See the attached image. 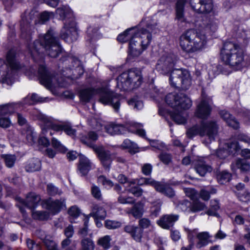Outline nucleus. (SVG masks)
<instances>
[{"mask_svg": "<svg viewBox=\"0 0 250 250\" xmlns=\"http://www.w3.org/2000/svg\"><path fill=\"white\" fill-rule=\"evenodd\" d=\"M143 233V230L142 228L136 226L134 231L131 235L132 238L136 242H141Z\"/></svg>", "mask_w": 250, "mask_h": 250, "instance_id": "obj_45", "label": "nucleus"}, {"mask_svg": "<svg viewBox=\"0 0 250 250\" xmlns=\"http://www.w3.org/2000/svg\"><path fill=\"white\" fill-rule=\"evenodd\" d=\"M143 125L132 122H126L124 125H116L110 123L104 125V128L108 134L114 135L125 133L126 130L135 132L140 136L144 137L146 135L145 130L141 128Z\"/></svg>", "mask_w": 250, "mask_h": 250, "instance_id": "obj_11", "label": "nucleus"}, {"mask_svg": "<svg viewBox=\"0 0 250 250\" xmlns=\"http://www.w3.org/2000/svg\"><path fill=\"white\" fill-rule=\"evenodd\" d=\"M228 151L229 154H235L241 149L239 143L236 141H233L227 144Z\"/></svg>", "mask_w": 250, "mask_h": 250, "instance_id": "obj_44", "label": "nucleus"}, {"mask_svg": "<svg viewBox=\"0 0 250 250\" xmlns=\"http://www.w3.org/2000/svg\"><path fill=\"white\" fill-rule=\"evenodd\" d=\"M89 215L94 219H100L103 220L106 216V211L104 206L101 204L93 203Z\"/></svg>", "mask_w": 250, "mask_h": 250, "instance_id": "obj_22", "label": "nucleus"}, {"mask_svg": "<svg viewBox=\"0 0 250 250\" xmlns=\"http://www.w3.org/2000/svg\"><path fill=\"white\" fill-rule=\"evenodd\" d=\"M127 191L136 197H140L143 193V190L138 186L131 187L127 189Z\"/></svg>", "mask_w": 250, "mask_h": 250, "instance_id": "obj_58", "label": "nucleus"}, {"mask_svg": "<svg viewBox=\"0 0 250 250\" xmlns=\"http://www.w3.org/2000/svg\"><path fill=\"white\" fill-rule=\"evenodd\" d=\"M220 114L229 126H231L235 129H237L239 127V123L235 120V118L227 111L222 110L220 111Z\"/></svg>", "mask_w": 250, "mask_h": 250, "instance_id": "obj_27", "label": "nucleus"}, {"mask_svg": "<svg viewBox=\"0 0 250 250\" xmlns=\"http://www.w3.org/2000/svg\"><path fill=\"white\" fill-rule=\"evenodd\" d=\"M205 207L204 203L196 201L194 202L191 207L190 208L189 210L193 212H198L204 210Z\"/></svg>", "mask_w": 250, "mask_h": 250, "instance_id": "obj_52", "label": "nucleus"}, {"mask_svg": "<svg viewBox=\"0 0 250 250\" xmlns=\"http://www.w3.org/2000/svg\"><path fill=\"white\" fill-rule=\"evenodd\" d=\"M43 49L52 58L57 57L62 52L61 46L52 28L49 29L46 34L40 37V41L36 40L28 45L29 53L35 62L43 59Z\"/></svg>", "mask_w": 250, "mask_h": 250, "instance_id": "obj_2", "label": "nucleus"}, {"mask_svg": "<svg viewBox=\"0 0 250 250\" xmlns=\"http://www.w3.org/2000/svg\"><path fill=\"white\" fill-rule=\"evenodd\" d=\"M26 136V140L30 145H33L36 140L35 132L31 127H27L25 133H23Z\"/></svg>", "mask_w": 250, "mask_h": 250, "instance_id": "obj_42", "label": "nucleus"}, {"mask_svg": "<svg viewBox=\"0 0 250 250\" xmlns=\"http://www.w3.org/2000/svg\"><path fill=\"white\" fill-rule=\"evenodd\" d=\"M98 182L104 186L106 188H111L113 186L112 182L110 180L107 179L103 175L100 176L98 177Z\"/></svg>", "mask_w": 250, "mask_h": 250, "instance_id": "obj_55", "label": "nucleus"}, {"mask_svg": "<svg viewBox=\"0 0 250 250\" xmlns=\"http://www.w3.org/2000/svg\"><path fill=\"white\" fill-rule=\"evenodd\" d=\"M68 213L70 216L76 218L79 216L80 210L77 206H74L68 209Z\"/></svg>", "mask_w": 250, "mask_h": 250, "instance_id": "obj_60", "label": "nucleus"}, {"mask_svg": "<svg viewBox=\"0 0 250 250\" xmlns=\"http://www.w3.org/2000/svg\"><path fill=\"white\" fill-rule=\"evenodd\" d=\"M16 200L19 203V204L17 206L19 207L21 212L24 214L25 212L24 207H27L30 208H34L40 201L41 197L35 193L31 192L26 196L25 200L20 197H17Z\"/></svg>", "mask_w": 250, "mask_h": 250, "instance_id": "obj_17", "label": "nucleus"}, {"mask_svg": "<svg viewBox=\"0 0 250 250\" xmlns=\"http://www.w3.org/2000/svg\"><path fill=\"white\" fill-rule=\"evenodd\" d=\"M41 167V163L38 159H32L29 160L25 166V170L27 172H34L39 170Z\"/></svg>", "mask_w": 250, "mask_h": 250, "instance_id": "obj_30", "label": "nucleus"}, {"mask_svg": "<svg viewBox=\"0 0 250 250\" xmlns=\"http://www.w3.org/2000/svg\"><path fill=\"white\" fill-rule=\"evenodd\" d=\"M39 119L43 124V131H45V128L46 127L57 132L64 131L67 135L73 138L76 136V130L72 127L71 124L68 122H63L60 124H56L53 118L44 115H41Z\"/></svg>", "mask_w": 250, "mask_h": 250, "instance_id": "obj_12", "label": "nucleus"}, {"mask_svg": "<svg viewBox=\"0 0 250 250\" xmlns=\"http://www.w3.org/2000/svg\"><path fill=\"white\" fill-rule=\"evenodd\" d=\"M91 192L93 197L98 200H102V194L99 187L97 186L93 185L91 188Z\"/></svg>", "mask_w": 250, "mask_h": 250, "instance_id": "obj_47", "label": "nucleus"}, {"mask_svg": "<svg viewBox=\"0 0 250 250\" xmlns=\"http://www.w3.org/2000/svg\"><path fill=\"white\" fill-rule=\"evenodd\" d=\"M166 102L175 110H183L189 108L192 105L190 99L184 93H172L166 97Z\"/></svg>", "mask_w": 250, "mask_h": 250, "instance_id": "obj_13", "label": "nucleus"}, {"mask_svg": "<svg viewBox=\"0 0 250 250\" xmlns=\"http://www.w3.org/2000/svg\"><path fill=\"white\" fill-rule=\"evenodd\" d=\"M52 146L55 149H57L58 151H60L62 152H65L66 150L65 147H64L60 142L58 141L55 138H52Z\"/></svg>", "mask_w": 250, "mask_h": 250, "instance_id": "obj_57", "label": "nucleus"}, {"mask_svg": "<svg viewBox=\"0 0 250 250\" xmlns=\"http://www.w3.org/2000/svg\"><path fill=\"white\" fill-rule=\"evenodd\" d=\"M233 171L240 169L243 172H246L250 169V163L245 159H238L231 165Z\"/></svg>", "mask_w": 250, "mask_h": 250, "instance_id": "obj_26", "label": "nucleus"}, {"mask_svg": "<svg viewBox=\"0 0 250 250\" xmlns=\"http://www.w3.org/2000/svg\"><path fill=\"white\" fill-rule=\"evenodd\" d=\"M43 101V98L39 97L35 93H33L31 95H28L22 100L24 105H31L38 102Z\"/></svg>", "mask_w": 250, "mask_h": 250, "instance_id": "obj_34", "label": "nucleus"}, {"mask_svg": "<svg viewBox=\"0 0 250 250\" xmlns=\"http://www.w3.org/2000/svg\"><path fill=\"white\" fill-rule=\"evenodd\" d=\"M47 191L49 195L55 196L57 194L60 195L62 193L61 190L52 184H49L47 186Z\"/></svg>", "mask_w": 250, "mask_h": 250, "instance_id": "obj_50", "label": "nucleus"}, {"mask_svg": "<svg viewBox=\"0 0 250 250\" xmlns=\"http://www.w3.org/2000/svg\"><path fill=\"white\" fill-rule=\"evenodd\" d=\"M118 201L120 203L123 204H134L135 202V200L131 197L122 195L119 196Z\"/></svg>", "mask_w": 250, "mask_h": 250, "instance_id": "obj_53", "label": "nucleus"}, {"mask_svg": "<svg viewBox=\"0 0 250 250\" xmlns=\"http://www.w3.org/2000/svg\"><path fill=\"white\" fill-rule=\"evenodd\" d=\"M177 61V57L175 54H165L158 61L156 69L163 75L168 74L173 69Z\"/></svg>", "mask_w": 250, "mask_h": 250, "instance_id": "obj_15", "label": "nucleus"}, {"mask_svg": "<svg viewBox=\"0 0 250 250\" xmlns=\"http://www.w3.org/2000/svg\"><path fill=\"white\" fill-rule=\"evenodd\" d=\"M70 59L73 64V74L75 78L81 76L84 73V69L81 62L77 58H71Z\"/></svg>", "mask_w": 250, "mask_h": 250, "instance_id": "obj_29", "label": "nucleus"}, {"mask_svg": "<svg viewBox=\"0 0 250 250\" xmlns=\"http://www.w3.org/2000/svg\"><path fill=\"white\" fill-rule=\"evenodd\" d=\"M65 200L66 199L64 198L56 200L49 198L42 200V205L44 208L48 210L51 214H56L66 208Z\"/></svg>", "mask_w": 250, "mask_h": 250, "instance_id": "obj_16", "label": "nucleus"}, {"mask_svg": "<svg viewBox=\"0 0 250 250\" xmlns=\"http://www.w3.org/2000/svg\"><path fill=\"white\" fill-rule=\"evenodd\" d=\"M169 82L173 86L181 85L186 90L191 85V78L189 71L186 69H175L170 72Z\"/></svg>", "mask_w": 250, "mask_h": 250, "instance_id": "obj_14", "label": "nucleus"}, {"mask_svg": "<svg viewBox=\"0 0 250 250\" xmlns=\"http://www.w3.org/2000/svg\"><path fill=\"white\" fill-rule=\"evenodd\" d=\"M221 55L224 63L221 72L225 75L229 74L232 70H240L245 65L244 52L236 43L226 42L221 50Z\"/></svg>", "mask_w": 250, "mask_h": 250, "instance_id": "obj_3", "label": "nucleus"}, {"mask_svg": "<svg viewBox=\"0 0 250 250\" xmlns=\"http://www.w3.org/2000/svg\"><path fill=\"white\" fill-rule=\"evenodd\" d=\"M141 72L138 70H130L121 74L117 78V85L123 90H130L139 87L142 83Z\"/></svg>", "mask_w": 250, "mask_h": 250, "instance_id": "obj_10", "label": "nucleus"}, {"mask_svg": "<svg viewBox=\"0 0 250 250\" xmlns=\"http://www.w3.org/2000/svg\"><path fill=\"white\" fill-rule=\"evenodd\" d=\"M32 217L36 220H45L48 218L49 214L46 211H37L33 210Z\"/></svg>", "mask_w": 250, "mask_h": 250, "instance_id": "obj_39", "label": "nucleus"}, {"mask_svg": "<svg viewBox=\"0 0 250 250\" xmlns=\"http://www.w3.org/2000/svg\"><path fill=\"white\" fill-rule=\"evenodd\" d=\"M191 206L190 203L187 200L181 202L178 205V207L182 211H187Z\"/></svg>", "mask_w": 250, "mask_h": 250, "instance_id": "obj_64", "label": "nucleus"}, {"mask_svg": "<svg viewBox=\"0 0 250 250\" xmlns=\"http://www.w3.org/2000/svg\"><path fill=\"white\" fill-rule=\"evenodd\" d=\"M1 158L4 160L6 166L8 168L12 167L15 164L17 158L15 155L2 154Z\"/></svg>", "mask_w": 250, "mask_h": 250, "instance_id": "obj_37", "label": "nucleus"}, {"mask_svg": "<svg viewBox=\"0 0 250 250\" xmlns=\"http://www.w3.org/2000/svg\"><path fill=\"white\" fill-rule=\"evenodd\" d=\"M231 174L227 171H223L217 174L218 182L221 184L228 182L231 178Z\"/></svg>", "mask_w": 250, "mask_h": 250, "instance_id": "obj_40", "label": "nucleus"}, {"mask_svg": "<svg viewBox=\"0 0 250 250\" xmlns=\"http://www.w3.org/2000/svg\"><path fill=\"white\" fill-rule=\"evenodd\" d=\"M47 250H59L56 243L50 239V237L43 242Z\"/></svg>", "mask_w": 250, "mask_h": 250, "instance_id": "obj_49", "label": "nucleus"}, {"mask_svg": "<svg viewBox=\"0 0 250 250\" xmlns=\"http://www.w3.org/2000/svg\"><path fill=\"white\" fill-rule=\"evenodd\" d=\"M220 208L219 203L216 200L211 201L210 202V208L208 210L207 213L209 215H217L216 211Z\"/></svg>", "mask_w": 250, "mask_h": 250, "instance_id": "obj_46", "label": "nucleus"}, {"mask_svg": "<svg viewBox=\"0 0 250 250\" xmlns=\"http://www.w3.org/2000/svg\"><path fill=\"white\" fill-rule=\"evenodd\" d=\"M134 35V29H128L123 33L120 34L117 37V40L121 42H125L128 41L130 42Z\"/></svg>", "mask_w": 250, "mask_h": 250, "instance_id": "obj_31", "label": "nucleus"}, {"mask_svg": "<svg viewBox=\"0 0 250 250\" xmlns=\"http://www.w3.org/2000/svg\"><path fill=\"white\" fill-rule=\"evenodd\" d=\"M5 62L0 59V82L11 85L13 83L14 71L21 67L16 50L12 48L6 54Z\"/></svg>", "mask_w": 250, "mask_h": 250, "instance_id": "obj_6", "label": "nucleus"}, {"mask_svg": "<svg viewBox=\"0 0 250 250\" xmlns=\"http://www.w3.org/2000/svg\"><path fill=\"white\" fill-rule=\"evenodd\" d=\"M171 118L178 124H184L186 123V119L184 116L182 110H175L173 113H170Z\"/></svg>", "mask_w": 250, "mask_h": 250, "instance_id": "obj_35", "label": "nucleus"}, {"mask_svg": "<svg viewBox=\"0 0 250 250\" xmlns=\"http://www.w3.org/2000/svg\"><path fill=\"white\" fill-rule=\"evenodd\" d=\"M192 8L199 13H209L213 9L212 0H190Z\"/></svg>", "mask_w": 250, "mask_h": 250, "instance_id": "obj_19", "label": "nucleus"}, {"mask_svg": "<svg viewBox=\"0 0 250 250\" xmlns=\"http://www.w3.org/2000/svg\"><path fill=\"white\" fill-rule=\"evenodd\" d=\"M98 138V135L95 132L90 131L87 136H83L81 141L83 144L92 148L97 154L104 167L109 168L114 156L108 151H106L103 147L95 145L94 143Z\"/></svg>", "mask_w": 250, "mask_h": 250, "instance_id": "obj_9", "label": "nucleus"}, {"mask_svg": "<svg viewBox=\"0 0 250 250\" xmlns=\"http://www.w3.org/2000/svg\"><path fill=\"white\" fill-rule=\"evenodd\" d=\"M121 226V223L113 220H106L105 222V226L108 229H116Z\"/></svg>", "mask_w": 250, "mask_h": 250, "instance_id": "obj_54", "label": "nucleus"}, {"mask_svg": "<svg viewBox=\"0 0 250 250\" xmlns=\"http://www.w3.org/2000/svg\"><path fill=\"white\" fill-rule=\"evenodd\" d=\"M81 250H94L95 244L93 240L90 237H84L81 242Z\"/></svg>", "mask_w": 250, "mask_h": 250, "instance_id": "obj_32", "label": "nucleus"}, {"mask_svg": "<svg viewBox=\"0 0 250 250\" xmlns=\"http://www.w3.org/2000/svg\"><path fill=\"white\" fill-rule=\"evenodd\" d=\"M179 219V215L177 214H166L163 215L157 221L158 224L165 229H169L172 227L175 222Z\"/></svg>", "mask_w": 250, "mask_h": 250, "instance_id": "obj_21", "label": "nucleus"}, {"mask_svg": "<svg viewBox=\"0 0 250 250\" xmlns=\"http://www.w3.org/2000/svg\"><path fill=\"white\" fill-rule=\"evenodd\" d=\"M194 167L196 172L201 176H204L207 173H210L212 170V168L210 166L200 159L194 162Z\"/></svg>", "mask_w": 250, "mask_h": 250, "instance_id": "obj_24", "label": "nucleus"}, {"mask_svg": "<svg viewBox=\"0 0 250 250\" xmlns=\"http://www.w3.org/2000/svg\"><path fill=\"white\" fill-rule=\"evenodd\" d=\"M111 239L110 236L105 235L103 237L100 238L98 240L97 244L98 245L102 247L104 249L107 250L109 249L111 246Z\"/></svg>", "mask_w": 250, "mask_h": 250, "instance_id": "obj_41", "label": "nucleus"}, {"mask_svg": "<svg viewBox=\"0 0 250 250\" xmlns=\"http://www.w3.org/2000/svg\"><path fill=\"white\" fill-rule=\"evenodd\" d=\"M198 26V29L187 30L179 38L181 47L188 53L199 52L205 48L207 42L206 34L215 32L217 28L215 21L207 18L203 20Z\"/></svg>", "mask_w": 250, "mask_h": 250, "instance_id": "obj_1", "label": "nucleus"}, {"mask_svg": "<svg viewBox=\"0 0 250 250\" xmlns=\"http://www.w3.org/2000/svg\"><path fill=\"white\" fill-rule=\"evenodd\" d=\"M161 161L165 164H168L171 160V157L170 154L166 153H162L159 155Z\"/></svg>", "mask_w": 250, "mask_h": 250, "instance_id": "obj_62", "label": "nucleus"}, {"mask_svg": "<svg viewBox=\"0 0 250 250\" xmlns=\"http://www.w3.org/2000/svg\"><path fill=\"white\" fill-rule=\"evenodd\" d=\"M211 99L203 94L202 100L198 105L195 113L196 116L203 119H207L211 111Z\"/></svg>", "mask_w": 250, "mask_h": 250, "instance_id": "obj_18", "label": "nucleus"}, {"mask_svg": "<svg viewBox=\"0 0 250 250\" xmlns=\"http://www.w3.org/2000/svg\"><path fill=\"white\" fill-rule=\"evenodd\" d=\"M38 74L40 83L46 88L50 89L52 87L53 74L45 65L41 64L39 66Z\"/></svg>", "mask_w": 250, "mask_h": 250, "instance_id": "obj_20", "label": "nucleus"}, {"mask_svg": "<svg viewBox=\"0 0 250 250\" xmlns=\"http://www.w3.org/2000/svg\"><path fill=\"white\" fill-rule=\"evenodd\" d=\"M95 94L99 95V102L104 105H109L113 107L116 111L119 109L120 102L119 95L111 90L106 86L99 88H87L80 92L79 97L81 101L84 102L89 101Z\"/></svg>", "mask_w": 250, "mask_h": 250, "instance_id": "obj_5", "label": "nucleus"}, {"mask_svg": "<svg viewBox=\"0 0 250 250\" xmlns=\"http://www.w3.org/2000/svg\"><path fill=\"white\" fill-rule=\"evenodd\" d=\"M91 168V163L83 156H80L78 170L82 176L86 175Z\"/></svg>", "mask_w": 250, "mask_h": 250, "instance_id": "obj_25", "label": "nucleus"}, {"mask_svg": "<svg viewBox=\"0 0 250 250\" xmlns=\"http://www.w3.org/2000/svg\"><path fill=\"white\" fill-rule=\"evenodd\" d=\"M24 105L22 101L0 105V115L10 114Z\"/></svg>", "mask_w": 250, "mask_h": 250, "instance_id": "obj_23", "label": "nucleus"}, {"mask_svg": "<svg viewBox=\"0 0 250 250\" xmlns=\"http://www.w3.org/2000/svg\"><path fill=\"white\" fill-rule=\"evenodd\" d=\"M88 220H86L84 222V227L81 228L79 230L78 233L81 235L83 238L87 237L86 236L88 233Z\"/></svg>", "mask_w": 250, "mask_h": 250, "instance_id": "obj_61", "label": "nucleus"}, {"mask_svg": "<svg viewBox=\"0 0 250 250\" xmlns=\"http://www.w3.org/2000/svg\"><path fill=\"white\" fill-rule=\"evenodd\" d=\"M216 156L220 159H225L229 155L228 150L224 148H220L216 152Z\"/></svg>", "mask_w": 250, "mask_h": 250, "instance_id": "obj_63", "label": "nucleus"}, {"mask_svg": "<svg viewBox=\"0 0 250 250\" xmlns=\"http://www.w3.org/2000/svg\"><path fill=\"white\" fill-rule=\"evenodd\" d=\"M54 16V14L52 12H48L47 11H44L41 13L39 19V23L40 24H43L46 21L49 20V19Z\"/></svg>", "mask_w": 250, "mask_h": 250, "instance_id": "obj_48", "label": "nucleus"}, {"mask_svg": "<svg viewBox=\"0 0 250 250\" xmlns=\"http://www.w3.org/2000/svg\"><path fill=\"white\" fill-rule=\"evenodd\" d=\"M186 0H178L176 6V18L181 21H185L184 18V8Z\"/></svg>", "mask_w": 250, "mask_h": 250, "instance_id": "obj_33", "label": "nucleus"}, {"mask_svg": "<svg viewBox=\"0 0 250 250\" xmlns=\"http://www.w3.org/2000/svg\"><path fill=\"white\" fill-rule=\"evenodd\" d=\"M218 130V126L216 122L209 121L203 122L200 125L189 128L187 131V135L188 138L199 135L202 138V143L208 146L215 140Z\"/></svg>", "mask_w": 250, "mask_h": 250, "instance_id": "obj_7", "label": "nucleus"}, {"mask_svg": "<svg viewBox=\"0 0 250 250\" xmlns=\"http://www.w3.org/2000/svg\"><path fill=\"white\" fill-rule=\"evenodd\" d=\"M162 205V202L159 200L153 203L150 209L151 216L156 217L159 214Z\"/></svg>", "mask_w": 250, "mask_h": 250, "instance_id": "obj_43", "label": "nucleus"}, {"mask_svg": "<svg viewBox=\"0 0 250 250\" xmlns=\"http://www.w3.org/2000/svg\"><path fill=\"white\" fill-rule=\"evenodd\" d=\"M160 186V190H157V191L169 197H172L174 195V192L173 189L168 185L161 183Z\"/></svg>", "mask_w": 250, "mask_h": 250, "instance_id": "obj_38", "label": "nucleus"}, {"mask_svg": "<svg viewBox=\"0 0 250 250\" xmlns=\"http://www.w3.org/2000/svg\"><path fill=\"white\" fill-rule=\"evenodd\" d=\"M145 181V185H149L153 186L156 190H160V182H157L151 178H146V179H144Z\"/></svg>", "mask_w": 250, "mask_h": 250, "instance_id": "obj_59", "label": "nucleus"}, {"mask_svg": "<svg viewBox=\"0 0 250 250\" xmlns=\"http://www.w3.org/2000/svg\"><path fill=\"white\" fill-rule=\"evenodd\" d=\"M144 205L141 202L134 203L133 206L126 211L127 214H131L135 218H139L142 216L144 212Z\"/></svg>", "mask_w": 250, "mask_h": 250, "instance_id": "obj_28", "label": "nucleus"}, {"mask_svg": "<svg viewBox=\"0 0 250 250\" xmlns=\"http://www.w3.org/2000/svg\"><path fill=\"white\" fill-rule=\"evenodd\" d=\"M128 104L137 110L142 109L143 107V102L141 101L138 100L136 98L130 99L128 101Z\"/></svg>", "mask_w": 250, "mask_h": 250, "instance_id": "obj_51", "label": "nucleus"}, {"mask_svg": "<svg viewBox=\"0 0 250 250\" xmlns=\"http://www.w3.org/2000/svg\"><path fill=\"white\" fill-rule=\"evenodd\" d=\"M156 32V24L148 22L146 23V28H142L137 32L134 30V35L129 42V55L133 57L141 55L142 51L149 45L151 41V34Z\"/></svg>", "mask_w": 250, "mask_h": 250, "instance_id": "obj_4", "label": "nucleus"}, {"mask_svg": "<svg viewBox=\"0 0 250 250\" xmlns=\"http://www.w3.org/2000/svg\"><path fill=\"white\" fill-rule=\"evenodd\" d=\"M26 244L28 248L30 250H41L42 247L39 243H36L34 241L28 239L26 240Z\"/></svg>", "mask_w": 250, "mask_h": 250, "instance_id": "obj_56", "label": "nucleus"}, {"mask_svg": "<svg viewBox=\"0 0 250 250\" xmlns=\"http://www.w3.org/2000/svg\"><path fill=\"white\" fill-rule=\"evenodd\" d=\"M197 237L199 240L197 244L198 248L206 246L208 243L209 234L207 232H202L199 233Z\"/></svg>", "mask_w": 250, "mask_h": 250, "instance_id": "obj_36", "label": "nucleus"}, {"mask_svg": "<svg viewBox=\"0 0 250 250\" xmlns=\"http://www.w3.org/2000/svg\"><path fill=\"white\" fill-rule=\"evenodd\" d=\"M56 12L59 15L60 19L65 20L61 32V38L69 43L76 41L78 38V33L70 8L66 6H62L58 8Z\"/></svg>", "mask_w": 250, "mask_h": 250, "instance_id": "obj_8", "label": "nucleus"}]
</instances>
